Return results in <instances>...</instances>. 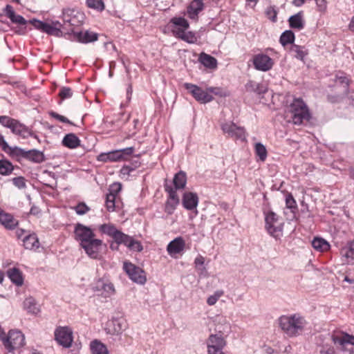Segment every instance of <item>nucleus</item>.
Instances as JSON below:
<instances>
[{
    "mask_svg": "<svg viewBox=\"0 0 354 354\" xmlns=\"http://www.w3.org/2000/svg\"><path fill=\"white\" fill-rule=\"evenodd\" d=\"M278 322L280 328L290 337L301 335L308 324L306 319L298 313L282 315L279 318Z\"/></svg>",
    "mask_w": 354,
    "mask_h": 354,
    "instance_id": "1",
    "label": "nucleus"
},
{
    "mask_svg": "<svg viewBox=\"0 0 354 354\" xmlns=\"http://www.w3.org/2000/svg\"><path fill=\"white\" fill-rule=\"evenodd\" d=\"M288 113L294 124L301 125L311 119V113L301 98H295L288 106Z\"/></svg>",
    "mask_w": 354,
    "mask_h": 354,
    "instance_id": "2",
    "label": "nucleus"
},
{
    "mask_svg": "<svg viewBox=\"0 0 354 354\" xmlns=\"http://www.w3.org/2000/svg\"><path fill=\"white\" fill-rule=\"evenodd\" d=\"M0 124L4 127L10 129L13 134L19 136L22 139H26L31 135L30 128L19 120L9 116H0Z\"/></svg>",
    "mask_w": 354,
    "mask_h": 354,
    "instance_id": "3",
    "label": "nucleus"
},
{
    "mask_svg": "<svg viewBox=\"0 0 354 354\" xmlns=\"http://www.w3.org/2000/svg\"><path fill=\"white\" fill-rule=\"evenodd\" d=\"M61 19L64 22V25L71 27L80 26L83 24L85 19L84 12L77 8H65L62 9Z\"/></svg>",
    "mask_w": 354,
    "mask_h": 354,
    "instance_id": "4",
    "label": "nucleus"
},
{
    "mask_svg": "<svg viewBox=\"0 0 354 354\" xmlns=\"http://www.w3.org/2000/svg\"><path fill=\"white\" fill-rule=\"evenodd\" d=\"M1 340L8 352H12L25 344V336L18 330H10L6 337H1Z\"/></svg>",
    "mask_w": 354,
    "mask_h": 354,
    "instance_id": "5",
    "label": "nucleus"
},
{
    "mask_svg": "<svg viewBox=\"0 0 354 354\" xmlns=\"http://www.w3.org/2000/svg\"><path fill=\"white\" fill-rule=\"evenodd\" d=\"M265 227L267 232L274 238L282 236L283 223L279 221V216L273 212H268L265 217Z\"/></svg>",
    "mask_w": 354,
    "mask_h": 354,
    "instance_id": "6",
    "label": "nucleus"
},
{
    "mask_svg": "<svg viewBox=\"0 0 354 354\" xmlns=\"http://www.w3.org/2000/svg\"><path fill=\"white\" fill-rule=\"evenodd\" d=\"M226 344V340L221 332L211 334L206 340L207 354H225L223 350Z\"/></svg>",
    "mask_w": 354,
    "mask_h": 354,
    "instance_id": "7",
    "label": "nucleus"
},
{
    "mask_svg": "<svg viewBox=\"0 0 354 354\" xmlns=\"http://www.w3.org/2000/svg\"><path fill=\"white\" fill-rule=\"evenodd\" d=\"M184 87L194 97V98L201 104H206L212 102L214 97L208 93L207 88L203 90L200 86L192 83H185Z\"/></svg>",
    "mask_w": 354,
    "mask_h": 354,
    "instance_id": "8",
    "label": "nucleus"
},
{
    "mask_svg": "<svg viewBox=\"0 0 354 354\" xmlns=\"http://www.w3.org/2000/svg\"><path fill=\"white\" fill-rule=\"evenodd\" d=\"M123 269L133 281L141 285L146 283L147 277L145 273L140 267L130 262H124Z\"/></svg>",
    "mask_w": 354,
    "mask_h": 354,
    "instance_id": "9",
    "label": "nucleus"
},
{
    "mask_svg": "<svg viewBox=\"0 0 354 354\" xmlns=\"http://www.w3.org/2000/svg\"><path fill=\"white\" fill-rule=\"evenodd\" d=\"M221 129L228 136L241 141L246 140V131L244 127L237 126L234 122H225L221 124Z\"/></svg>",
    "mask_w": 354,
    "mask_h": 354,
    "instance_id": "10",
    "label": "nucleus"
},
{
    "mask_svg": "<svg viewBox=\"0 0 354 354\" xmlns=\"http://www.w3.org/2000/svg\"><path fill=\"white\" fill-rule=\"evenodd\" d=\"M113 239L117 245L123 244L131 250L141 252L143 249L140 241L120 230Z\"/></svg>",
    "mask_w": 354,
    "mask_h": 354,
    "instance_id": "11",
    "label": "nucleus"
},
{
    "mask_svg": "<svg viewBox=\"0 0 354 354\" xmlns=\"http://www.w3.org/2000/svg\"><path fill=\"white\" fill-rule=\"evenodd\" d=\"M94 292L106 298L110 297L115 293V287L113 284L108 279L104 278L98 279L92 287Z\"/></svg>",
    "mask_w": 354,
    "mask_h": 354,
    "instance_id": "12",
    "label": "nucleus"
},
{
    "mask_svg": "<svg viewBox=\"0 0 354 354\" xmlns=\"http://www.w3.org/2000/svg\"><path fill=\"white\" fill-rule=\"evenodd\" d=\"M252 64L256 70L267 72L272 68L274 62L268 55L263 53H258L254 55Z\"/></svg>",
    "mask_w": 354,
    "mask_h": 354,
    "instance_id": "13",
    "label": "nucleus"
},
{
    "mask_svg": "<svg viewBox=\"0 0 354 354\" xmlns=\"http://www.w3.org/2000/svg\"><path fill=\"white\" fill-rule=\"evenodd\" d=\"M55 337L59 344L64 348H69L73 342V333L70 328L59 327L55 331Z\"/></svg>",
    "mask_w": 354,
    "mask_h": 354,
    "instance_id": "14",
    "label": "nucleus"
},
{
    "mask_svg": "<svg viewBox=\"0 0 354 354\" xmlns=\"http://www.w3.org/2000/svg\"><path fill=\"white\" fill-rule=\"evenodd\" d=\"M68 34L71 36V39L82 44L93 42L98 39V34L90 30L77 32L72 29L71 32H68Z\"/></svg>",
    "mask_w": 354,
    "mask_h": 354,
    "instance_id": "15",
    "label": "nucleus"
},
{
    "mask_svg": "<svg viewBox=\"0 0 354 354\" xmlns=\"http://www.w3.org/2000/svg\"><path fill=\"white\" fill-rule=\"evenodd\" d=\"M74 234L75 239L80 243H86L95 238L93 230L82 223H77L75 227Z\"/></svg>",
    "mask_w": 354,
    "mask_h": 354,
    "instance_id": "16",
    "label": "nucleus"
},
{
    "mask_svg": "<svg viewBox=\"0 0 354 354\" xmlns=\"http://www.w3.org/2000/svg\"><path fill=\"white\" fill-rule=\"evenodd\" d=\"M29 23L32 24L36 29L41 30L50 35L55 37H62L63 32L60 28L53 27L51 24L41 21L37 19H32L29 21Z\"/></svg>",
    "mask_w": 354,
    "mask_h": 354,
    "instance_id": "17",
    "label": "nucleus"
},
{
    "mask_svg": "<svg viewBox=\"0 0 354 354\" xmlns=\"http://www.w3.org/2000/svg\"><path fill=\"white\" fill-rule=\"evenodd\" d=\"M165 189L169 194L165 210L168 214H172L179 203V198L172 185L166 183L165 185Z\"/></svg>",
    "mask_w": 354,
    "mask_h": 354,
    "instance_id": "18",
    "label": "nucleus"
},
{
    "mask_svg": "<svg viewBox=\"0 0 354 354\" xmlns=\"http://www.w3.org/2000/svg\"><path fill=\"white\" fill-rule=\"evenodd\" d=\"M102 244V240L94 238L86 243H80V246L88 257L92 259H97Z\"/></svg>",
    "mask_w": 354,
    "mask_h": 354,
    "instance_id": "19",
    "label": "nucleus"
},
{
    "mask_svg": "<svg viewBox=\"0 0 354 354\" xmlns=\"http://www.w3.org/2000/svg\"><path fill=\"white\" fill-rule=\"evenodd\" d=\"M0 223L7 230H14L19 224V221L14 216L6 212L0 207Z\"/></svg>",
    "mask_w": 354,
    "mask_h": 354,
    "instance_id": "20",
    "label": "nucleus"
},
{
    "mask_svg": "<svg viewBox=\"0 0 354 354\" xmlns=\"http://www.w3.org/2000/svg\"><path fill=\"white\" fill-rule=\"evenodd\" d=\"M185 247V241L183 237L178 236L170 241L167 246V251L170 255L180 254Z\"/></svg>",
    "mask_w": 354,
    "mask_h": 354,
    "instance_id": "21",
    "label": "nucleus"
},
{
    "mask_svg": "<svg viewBox=\"0 0 354 354\" xmlns=\"http://www.w3.org/2000/svg\"><path fill=\"white\" fill-rule=\"evenodd\" d=\"M121 189L120 183H114L111 186L110 193L106 194V207L109 212H113L115 209V200L116 194Z\"/></svg>",
    "mask_w": 354,
    "mask_h": 354,
    "instance_id": "22",
    "label": "nucleus"
},
{
    "mask_svg": "<svg viewBox=\"0 0 354 354\" xmlns=\"http://www.w3.org/2000/svg\"><path fill=\"white\" fill-rule=\"evenodd\" d=\"M182 203L187 210H192L198 206V197L196 193L185 192L183 196Z\"/></svg>",
    "mask_w": 354,
    "mask_h": 354,
    "instance_id": "23",
    "label": "nucleus"
},
{
    "mask_svg": "<svg viewBox=\"0 0 354 354\" xmlns=\"http://www.w3.org/2000/svg\"><path fill=\"white\" fill-rule=\"evenodd\" d=\"M169 23L172 24V32L175 36L178 31L187 30L189 26L187 20L181 17L171 18Z\"/></svg>",
    "mask_w": 354,
    "mask_h": 354,
    "instance_id": "24",
    "label": "nucleus"
},
{
    "mask_svg": "<svg viewBox=\"0 0 354 354\" xmlns=\"http://www.w3.org/2000/svg\"><path fill=\"white\" fill-rule=\"evenodd\" d=\"M203 8L204 3L202 0L192 1L187 8L188 17L192 19H196L199 12L202 11Z\"/></svg>",
    "mask_w": 354,
    "mask_h": 354,
    "instance_id": "25",
    "label": "nucleus"
},
{
    "mask_svg": "<svg viewBox=\"0 0 354 354\" xmlns=\"http://www.w3.org/2000/svg\"><path fill=\"white\" fill-rule=\"evenodd\" d=\"M303 17L304 15L301 11L290 16L288 19L290 27L298 30H302L305 26V21Z\"/></svg>",
    "mask_w": 354,
    "mask_h": 354,
    "instance_id": "26",
    "label": "nucleus"
},
{
    "mask_svg": "<svg viewBox=\"0 0 354 354\" xmlns=\"http://www.w3.org/2000/svg\"><path fill=\"white\" fill-rule=\"evenodd\" d=\"M22 241L24 246L27 250H37L39 248V239L35 234H29L26 235Z\"/></svg>",
    "mask_w": 354,
    "mask_h": 354,
    "instance_id": "27",
    "label": "nucleus"
},
{
    "mask_svg": "<svg viewBox=\"0 0 354 354\" xmlns=\"http://www.w3.org/2000/svg\"><path fill=\"white\" fill-rule=\"evenodd\" d=\"M25 159L35 163H41L46 160L44 153L37 149L26 151Z\"/></svg>",
    "mask_w": 354,
    "mask_h": 354,
    "instance_id": "28",
    "label": "nucleus"
},
{
    "mask_svg": "<svg viewBox=\"0 0 354 354\" xmlns=\"http://www.w3.org/2000/svg\"><path fill=\"white\" fill-rule=\"evenodd\" d=\"M187 184V174L183 171H180L176 173L173 178L172 187L176 192L177 189H183Z\"/></svg>",
    "mask_w": 354,
    "mask_h": 354,
    "instance_id": "29",
    "label": "nucleus"
},
{
    "mask_svg": "<svg viewBox=\"0 0 354 354\" xmlns=\"http://www.w3.org/2000/svg\"><path fill=\"white\" fill-rule=\"evenodd\" d=\"M80 140L79 138L73 133L66 134L63 140L62 145L69 149H75L80 145Z\"/></svg>",
    "mask_w": 354,
    "mask_h": 354,
    "instance_id": "30",
    "label": "nucleus"
},
{
    "mask_svg": "<svg viewBox=\"0 0 354 354\" xmlns=\"http://www.w3.org/2000/svg\"><path fill=\"white\" fill-rule=\"evenodd\" d=\"M7 275L10 281L15 285L19 286L24 283V278L21 272L17 268H10L7 270Z\"/></svg>",
    "mask_w": 354,
    "mask_h": 354,
    "instance_id": "31",
    "label": "nucleus"
},
{
    "mask_svg": "<svg viewBox=\"0 0 354 354\" xmlns=\"http://www.w3.org/2000/svg\"><path fill=\"white\" fill-rule=\"evenodd\" d=\"M198 60L206 68L214 69L217 67L216 59L205 53L200 54Z\"/></svg>",
    "mask_w": 354,
    "mask_h": 354,
    "instance_id": "32",
    "label": "nucleus"
},
{
    "mask_svg": "<svg viewBox=\"0 0 354 354\" xmlns=\"http://www.w3.org/2000/svg\"><path fill=\"white\" fill-rule=\"evenodd\" d=\"M24 308L28 313L37 315L40 312L39 306L36 302L35 299L32 297H28L24 301Z\"/></svg>",
    "mask_w": 354,
    "mask_h": 354,
    "instance_id": "33",
    "label": "nucleus"
},
{
    "mask_svg": "<svg viewBox=\"0 0 354 354\" xmlns=\"http://www.w3.org/2000/svg\"><path fill=\"white\" fill-rule=\"evenodd\" d=\"M333 341L335 344L342 346V348L348 344L354 346V336L347 333H344L341 337L333 336Z\"/></svg>",
    "mask_w": 354,
    "mask_h": 354,
    "instance_id": "34",
    "label": "nucleus"
},
{
    "mask_svg": "<svg viewBox=\"0 0 354 354\" xmlns=\"http://www.w3.org/2000/svg\"><path fill=\"white\" fill-rule=\"evenodd\" d=\"M6 153L19 161L21 158L25 159L26 150L18 147H10Z\"/></svg>",
    "mask_w": 354,
    "mask_h": 354,
    "instance_id": "35",
    "label": "nucleus"
},
{
    "mask_svg": "<svg viewBox=\"0 0 354 354\" xmlns=\"http://www.w3.org/2000/svg\"><path fill=\"white\" fill-rule=\"evenodd\" d=\"M182 40L189 43V44H194L197 41V37L196 35V33L188 31L186 32V30H180L178 31L177 33V35L176 36Z\"/></svg>",
    "mask_w": 354,
    "mask_h": 354,
    "instance_id": "36",
    "label": "nucleus"
},
{
    "mask_svg": "<svg viewBox=\"0 0 354 354\" xmlns=\"http://www.w3.org/2000/svg\"><path fill=\"white\" fill-rule=\"evenodd\" d=\"M92 354H108V349L104 344L98 340H93L91 343Z\"/></svg>",
    "mask_w": 354,
    "mask_h": 354,
    "instance_id": "37",
    "label": "nucleus"
},
{
    "mask_svg": "<svg viewBox=\"0 0 354 354\" xmlns=\"http://www.w3.org/2000/svg\"><path fill=\"white\" fill-rule=\"evenodd\" d=\"M312 245L317 251L324 252L330 248L329 243L322 238H315L312 241Z\"/></svg>",
    "mask_w": 354,
    "mask_h": 354,
    "instance_id": "38",
    "label": "nucleus"
},
{
    "mask_svg": "<svg viewBox=\"0 0 354 354\" xmlns=\"http://www.w3.org/2000/svg\"><path fill=\"white\" fill-rule=\"evenodd\" d=\"M295 39V37L294 32L289 30L284 31L281 34L279 41L283 46H285L288 44H293Z\"/></svg>",
    "mask_w": 354,
    "mask_h": 354,
    "instance_id": "39",
    "label": "nucleus"
},
{
    "mask_svg": "<svg viewBox=\"0 0 354 354\" xmlns=\"http://www.w3.org/2000/svg\"><path fill=\"white\" fill-rule=\"evenodd\" d=\"M101 232L107 234L108 236L115 238L119 230L113 224H102L99 227Z\"/></svg>",
    "mask_w": 354,
    "mask_h": 354,
    "instance_id": "40",
    "label": "nucleus"
},
{
    "mask_svg": "<svg viewBox=\"0 0 354 354\" xmlns=\"http://www.w3.org/2000/svg\"><path fill=\"white\" fill-rule=\"evenodd\" d=\"M254 151L259 160L264 162L267 158L268 153L266 147L261 142H257L254 145Z\"/></svg>",
    "mask_w": 354,
    "mask_h": 354,
    "instance_id": "41",
    "label": "nucleus"
},
{
    "mask_svg": "<svg viewBox=\"0 0 354 354\" xmlns=\"http://www.w3.org/2000/svg\"><path fill=\"white\" fill-rule=\"evenodd\" d=\"M304 47L297 44H292L290 47V52L294 54V57L299 60H303L307 53L304 50Z\"/></svg>",
    "mask_w": 354,
    "mask_h": 354,
    "instance_id": "42",
    "label": "nucleus"
},
{
    "mask_svg": "<svg viewBox=\"0 0 354 354\" xmlns=\"http://www.w3.org/2000/svg\"><path fill=\"white\" fill-rule=\"evenodd\" d=\"M342 257L351 260L354 259V241H351L341 250Z\"/></svg>",
    "mask_w": 354,
    "mask_h": 354,
    "instance_id": "43",
    "label": "nucleus"
},
{
    "mask_svg": "<svg viewBox=\"0 0 354 354\" xmlns=\"http://www.w3.org/2000/svg\"><path fill=\"white\" fill-rule=\"evenodd\" d=\"M14 167L10 162L6 160H0V174L7 176L12 173Z\"/></svg>",
    "mask_w": 354,
    "mask_h": 354,
    "instance_id": "44",
    "label": "nucleus"
},
{
    "mask_svg": "<svg viewBox=\"0 0 354 354\" xmlns=\"http://www.w3.org/2000/svg\"><path fill=\"white\" fill-rule=\"evenodd\" d=\"M88 7L102 11L104 9V3L102 0H86Z\"/></svg>",
    "mask_w": 354,
    "mask_h": 354,
    "instance_id": "45",
    "label": "nucleus"
},
{
    "mask_svg": "<svg viewBox=\"0 0 354 354\" xmlns=\"http://www.w3.org/2000/svg\"><path fill=\"white\" fill-rule=\"evenodd\" d=\"M78 215H84L90 211V207H88L84 203H79L76 206L73 207Z\"/></svg>",
    "mask_w": 354,
    "mask_h": 354,
    "instance_id": "46",
    "label": "nucleus"
},
{
    "mask_svg": "<svg viewBox=\"0 0 354 354\" xmlns=\"http://www.w3.org/2000/svg\"><path fill=\"white\" fill-rule=\"evenodd\" d=\"M223 295V290H216L214 295H210L207 299V303L209 306H213L214 305L218 299Z\"/></svg>",
    "mask_w": 354,
    "mask_h": 354,
    "instance_id": "47",
    "label": "nucleus"
},
{
    "mask_svg": "<svg viewBox=\"0 0 354 354\" xmlns=\"http://www.w3.org/2000/svg\"><path fill=\"white\" fill-rule=\"evenodd\" d=\"M73 95V91L69 87L64 86L60 89L59 96L62 100L71 98Z\"/></svg>",
    "mask_w": 354,
    "mask_h": 354,
    "instance_id": "48",
    "label": "nucleus"
},
{
    "mask_svg": "<svg viewBox=\"0 0 354 354\" xmlns=\"http://www.w3.org/2000/svg\"><path fill=\"white\" fill-rule=\"evenodd\" d=\"M336 84H340L343 88V92L346 93L348 90L349 81L345 76H336Z\"/></svg>",
    "mask_w": 354,
    "mask_h": 354,
    "instance_id": "49",
    "label": "nucleus"
},
{
    "mask_svg": "<svg viewBox=\"0 0 354 354\" xmlns=\"http://www.w3.org/2000/svg\"><path fill=\"white\" fill-rule=\"evenodd\" d=\"M286 205L287 208L292 211L297 209V203L291 194H288L286 196Z\"/></svg>",
    "mask_w": 354,
    "mask_h": 354,
    "instance_id": "50",
    "label": "nucleus"
},
{
    "mask_svg": "<svg viewBox=\"0 0 354 354\" xmlns=\"http://www.w3.org/2000/svg\"><path fill=\"white\" fill-rule=\"evenodd\" d=\"M266 15L272 22H275L277 18V12L274 6H269L266 10Z\"/></svg>",
    "mask_w": 354,
    "mask_h": 354,
    "instance_id": "51",
    "label": "nucleus"
},
{
    "mask_svg": "<svg viewBox=\"0 0 354 354\" xmlns=\"http://www.w3.org/2000/svg\"><path fill=\"white\" fill-rule=\"evenodd\" d=\"M207 88V91L209 93H210V95H218V96H220V97H225L226 96V93L225 91H223L222 88H219V87H208Z\"/></svg>",
    "mask_w": 354,
    "mask_h": 354,
    "instance_id": "52",
    "label": "nucleus"
},
{
    "mask_svg": "<svg viewBox=\"0 0 354 354\" xmlns=\"http://www.w3.org/2000/svg\"><path fill=\"white\" fill-rule=\"evenodd\" d=\"M346 96V93H339L337 95H328V100L332 103H337L341 102Z\"/></svg>",
    "mask_w": 354,
    "mask_h": 354,
    "instance_id": "53",
    "label": "nucleus"
},
{
    "mask_svg": "<svg viewBox=\"0 0 354 354\" xmlns=\"http://www.w3.org/2000/svg\"><path fill=\"white\" fill-rule=\"evenodd\" d=\"M109 156L110 162H118L123 160L121 157V152L118 150L109 151Z\"/></svg>",
    "mask_w": 354,
    "mask_h": 354,
    "instance_id": "54",
    "label": "nucleus"
},
{
    "mask_svg": "<svg viewBox=\"0 0 354 354\" xmlns=\"http://www.w3.org/2000/svg\"><path fill=\"white\" fill-rule=\"evenodd\" d=\"M49 114L52 118H53L63 123L73 124L71 121H70L67 118H66L64 115H59L54 111L50 112Z\"/></svg>",
    "mask_w": 354,
    "mask_h": 354,
    "instance_id": "55",
    "label": "nucleus"
},
{
    "mask_svg": "<svg viewBox=\"0 0 354 354\" xmlns=\"http://www.w3.org/2000/svg\"><path fill=\"white\" fill-rule=\"evenodd\" d=\"M10 21L14 24H17L24 26H25L28 23V21L24 19V17L19 15H17L16 13L10 19Z\"/></svg>",
    "mask_w": 354,
    "mask_h": 354,
    "instance_id": "56",
    "label": "nucleus"
},
{
    "mask_svg": "<svg viewBox=\"0 0 354 354\" xmlns=\"http://www.w3.org/2000/svg\"><path fill=\"white\" fill-rule=\"evenodd\" d=\"M335 353L334 347L330 344L323 345L319 350V354H335Z\"/></svg>",
    "mask_w": 354,
    "mask_h": 354,
    "instance_id": "57",
    "label": "nucleus"
},
{
    "mask_svg": "<svg viewBox=\"0 0 354 354\" xmlns=\"http://www.w3.org/2000/svg\"><path fill=\"white\" fill-rule=\"evenodd\" d=\"M13 184L19 189L26 187L25 179L22 176L15 177L12 179Z\"/></svg>",
    "mask_w": 354,
    "mask_h": 354,
    "instance_id": "58",
    "label": "nucleus"
},
{
    "mask_svg": "<svg viewBox=\"0 0 354 354\" xmlns=\"http://www.w3.org/2000/svg\"><path fill=\"white\" fill-rule=\"evenodd\" d=\"M118 151L121 152V157L124 160L126 159L127 156H130L131 154L133 153V152L134 151V148L130 147L122 149H118Z\"/></svg>",
    "mask_w": 354,
    "mask_h": 354,
    "instance_id": "59",
    "label": "nucleus"
},
{
    "mask_svg": "<svg viewBox=\"0 0 354 354\" xmlns=\"http://www.w3.org/2000/svg\"><path fill=\"white\" fill-rule=\"evenodd\" d=\"M245 88L248 91L255 92V90H257L258 88V83L254 81L250 80L245 84Z\"/></svg>",
    "mask_w": 354,
    "mask_h": 354,
    "instance_id": "60",
    "label": "nucleus"
},
{
    "mask_svg": "<svg viewBox=\"0 0 354 354\" xmlns=\"http://www.w3.org/2000/svg\"><path fill=\"white\" fill-rule=\"evenodd\" d=\"M317 8L319 11L323 12L326 8V0H315Z\"/></svg>",
    "mask_w": 354,
    "mask_h": 354,
    "instance_id": "61",
    "label": "nucleus"
},
{
    "mask_svg": "<svg viewBox=\"0 0 354 354\" xmlns=\"http://www.w3.org/2000/svg\"><path fill=\"white\" fill-rule=\"evenodd\" d=\"M6 16L10 19L15 14L14 9L12 6L7 5L4 9Z\"/></svg>",
    "mask_w": 354,
    "mask_h": 354,
    "instance_id": "62",
    "label": "nucleus"
},
{
    "mask_svg": "<svg viewBox=\"0 0 354 354\" xmlns=\"http://www.w3.org/2000/svg\"><path fill=\"white\" fill-rule=\"evenodd\" d=\"M0 147L4 152H6L10 146L5 140L4 137L2 134L0 133Z\"/></svg>",
    "mask_w": 354,
    "mask_h": 354,
    "instance_id": "63",
    "label": "nucleus"
},
{
    "mask_svg": "<svg viewBox=\"0 0 354 354\" xmlns=\"http://www.w3.org/2000/svg\"><path fill=\"white\" fill-rule=\"evenodd\" d=\"M97 160L106 162H110L109 156V152L107 153H102L97 156Z\"/></svg>",
    "mask_w": 354,
    "mask_h": 354,
    "instance_id": "64",
    "label": "nucleus"
}]
</instances>
